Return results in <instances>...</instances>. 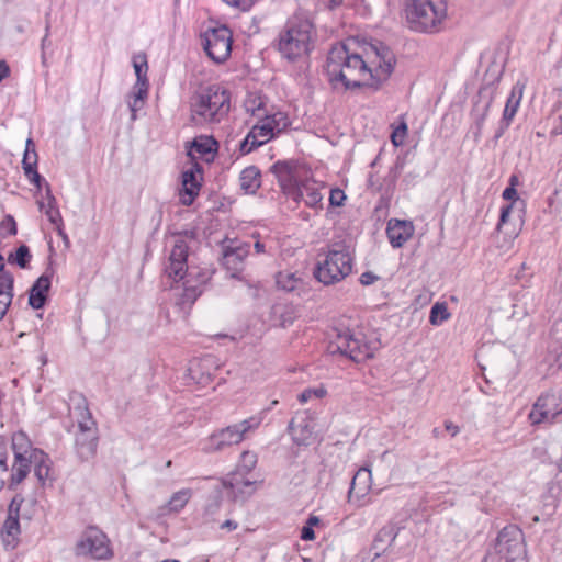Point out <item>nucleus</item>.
<instances>
[{"label":"nucleus","mask_w":562,"mask_h":562,"mask_svg":"<svg viewBox=\"0 0 562 562\" xmlns=\"http://www.w3.org/2000/svg\"><path fill=\"white\" fill-rule=\"evenodd\" d=\"M394 66L393 52L381 42L362 47L361 53L339 43L328 53L326 71L336 88L368 87L376 90L389 80Z\"/></svg>","instance_id":"f257e3e1"},{"label":"nucleus","mask_w":562,"mask_h":562,"mask_svg":"<svg viewBox=\"0 0 562 562\" xmlns=\"http://www.w3.org/2000/svg\"><path fill=\"white\" fill-rule=\"evenodd\" d=\"M317 40L316 26L304 15H293L279 35L278 49L291 60L308 56Z\"/></svg>","instance_id":"f03ea898"},{"label":"nucleus","mask_w":562,"mask_h":562,"mask_svg":"<svg viewBox=\"0 0 562 562\" xmlns=\"http://www.w3.org/2000/svg\"><path fill=\"white\" fill-rule=\"evenodd\" d=\"M405 21L409 30L423 34H437L448 19L446 0H406Z\"/></svg>","instance_id":"7ed1b4c3"},{"label":"nucleus","mask_w":562,"mask_h":562,"mask_svg":"<svg viewBox=\"0 0 562 562\" xmlns=\"http://www.w3.org/2000/svg\"><path fill=\"white\" fill-rule=\"evenodd\" d=\"M229 111V94L217 86L204 89L192 102L191 120L196 125L220 122Z\"/></svg>","instance_id":"20e7f679"},{"label":"nucleus","mask_w":562,"mask_h":562,"mask_svg":"<svg viewBox=\"0 0 562 562\" xmlns=\"http://www.w3.org/2000/svg\"><path fill=\"white\" fill-rule=\"evenodd\" d=\"M352 269V257L349 248L342 244H334L323 260L317 262L315 278L325 285L344 280Z\"/></svg>","instance_id":"39448f33"},{"label":"nucleus","mask_w":562,"mask_h":562,"mask_svg":"<svg viewBox=\"0 0 562 562\" xmlns=\"http://www.w3.org/2000/svg\"><path fill=\"white\" fill-rule=\"evenodd\" d=\"M261 423L262 417L251 416L239 423L221 428L205 439L202 449L204 452L213 453L239 445L249 434L256 431Z\"/></svg>","instance_id":"423d86ee"},{"label":"nucleus","mask_w":562,"mask_h":562,"mask_svg":"<svg viewBox=\"0 0 562 562\" xmlns=\"http://www.w3.org/2000/svg\"><path fill=\"white\" fill-rule=\"evenodd\" d=\"M74 552L91 560H109L113 557L108 536L98 527L86 528L77 540Z\"/></svg>","instance_id":"0eeeda50"},{"label":"nucleus","mask_w":562,"mask_h":562,"mask_svg":"<svg viewBox=\"0 0 562 562\" xmlns=\"http://www.w3.org/2000/svg\"><path fill=\"white\" fill-rule=\"evenodd\" d=\"M201 40L205 54L213 63L223 64L229 58L233 33L226 25L209 27Z\"/></svg>","instance_id":"6e6552de"},{"label":"nucleus","mask_w":562,"mask_h":562,"mask_svg":"<svg viewBox=\"0 0 562 562\" xmlns=\"http://www.w3.org/2000/svg\"><path fill=\"white\" fill-rule=\"evenodd\" d=\"M333 345L338 352L356 362L372 358L376 350L375 344L367 341L361 333L355 334L350 330L339 333Z\"/></svg>","instance_id":"1a4fd4ad"},{"label":"nucleus","mask_w":562,"mask_h":562,"mask_svg":"<svg viewBox=\"0 0 562 562\" xmlns=\"http://www.w3.org/2000/svg\"><path fill=\"white\" fill-rule=\"evenodd\" d=\"M496 553L504 562H515L525 555L524 537L516 526L505 527L497 536L495 543Z\"/></svg>","instance_id":"9d476101"},{"label":"nucleus","mask_w":562,"mask_h":562,"mask_svg":"<svg viewBox=\"0 0 562 562\" xmlns=\"http://www.w3.org/2000/svg\"><path fill=\"white\" fill-rule=\"evenodd\" d=\"M560 392L542 394L533 404L528 419L531 425L552 424L562 413Z\"/></svg>","instance_id":"9b49d317"},{"label":"nucleus","mask_w":562,"mask_h":562,"mask_svg":"<svg viewBox=\"0 0 562 562\" xmlns=\"http://www.w3.org/2000/svg\"><path fill=\"white\" fill-rule=\"evenodd\" d=\"M78 428L79 432L76 437L77 453L81 460L87 461L95 456L98 449V430L90 413H87V417L79 422Z\"/></svg>","instance_id":"f8f14e48"},{"label":"nucleus","mask_w":562,"mask_h":562,"mask_svg":"<svg viewBox=\"0 0 562 562\" xmlns=\"http://www.w3.org/2000/svg\"><path fill=\"white\" fill-rule=\"evenodd\" d=\"M249 244L237 241L223 247L222 262L231 278L241 280L244 261L249 255Z\"/></svg>","instance_id":"ddd939ff"},{"label":"nucleus","mask_w":562,"mask_h":562,"mask_svg":"<svg viewBox=\"0 0 562 562\" xmlns=\"http://www.w3.org/2000/svg\"><path fill=\"white\" fill-rule=\"evenodd\" d=\"M12 448L15 461L12 468L11 484H20L27 476L31 465H33L32 449L25 445L22 435L13 437Z\"/></svg>","instance_id":"4468645a"},{"label":"nucleus","mask_w":562,"mask_h":562,"mask_svg":"<svg viewBox=\"0 0 562 562\" xmlns=\"http://www.w3.org/2000/svg\"><path fill=\"white\" fill-rule=\"evenodd\" d=\"M188 251L189 247L186 240L182 238H177L169 255V262L165 269L169 279H172L177 282L182 280L187 272L189 278L192 277V271H189L187 263Z\"/></svg>","instance_id":"2eb2a0df"},{"label":"nucleus","mask_w":562,"mask_h":562,"mask_svg":"<svg viewBox=\"0 0 562 562\" xmlns=\"http://www.w3.org/2000/svg\"><path fill=\"white\" fill-rule=\"evenodd\" d=\"M372 487V474L368 468L359 469L352 477L348 491V502L357 507L367 504V496Z\"/></svg>","instance_id":"dca6fc26"},{"label":"nucleus","mask_w":562,"mask_h":562,"mask_svg":"<svg viewBox=\"0 0 562 562\" xmlns=\"http://www.w3.org/2000/svg\"><path fill=\"white\" fill-rule=\"evenodd\" d=\"M276 136L271 125L265 119H260L249 131L246 138L240 143L239 150L243 155L249 154L252 149L266 144Z\"/></svg>","instance_id":"f3484780"},{"label":"nucleus","mask_w":562,"mask_h":562,"mask_svg":"<svg viewBox=\"0 0 562 562\" xmlns=\"http://www.w3.org/2000/svg\"><path fill=\"white\" fill-rule=\"evenodd\" d=\"M276 283L279 290L302 295L308 292V282L303 272L283 270L277 273Z\"/></svg>","instance_id":"a211bd4d"},{"label":"nucleus","mask_w":562,"mask_h":562,"mask_svg":"<svg viewBox=\"0 0 562 562\" xmlns=\"http://www.w3.org/2000/svg\"><path fill=\"white\" fill-rule=\"evenodd\" d=\"M191 488H181L171 494L170 498L158 506L155 510V518L162 519L179 514L192 498Z\"/></svg>","instance_id":"6ab92c4d"},{"label":"nucleus","mask_w":562,"mask_h":562,"mask_svg":"<svg viewBox=\"0 0 562 562\" xmlns=\"http://www.w3.org/2000/svg\"><path fill=\"white\" fill-rule=\"evenodd\" d=\"M244 474L236 471L223 481L224 487L231 491V495L235 499H244L255 492V481L246 479Z\"/></svg>","instance_id":"aec40b11"},{"label":"nucleus","mask_w":562,"mask_h":562,"mask_svg":"<svg viewBox=\"0 0 562 562\" xmlns=\"http://www.w3.org/2000/svg\"><path fill=\"white\" fill-rule=\"evenodd\" d=\"M386 234L391 245L394 248H400L413 236L414 226L408 221L390 220Z\"/></svg>","instance_id":"412c9836"},{"label":"nucleus","mask_w":562,"mask_h":562,"mask_svg":"<svg viewBox=\"0 0 562 562\" xmlns=\"http://www.w3.org/2000/svg\"><path fill=\"white\" fill-rule=\"evenodd\" d=\"M213 364L210 357L192 360L188 369L189 378L199 385H209L213 381Z\"/></svg>","instance_id":"4be33fe9"},{"label":"nucleus","mask_w":562,"mask_h":562,"mask_svg":"<svg viewBox=\"0 0 562 562\" xmlns=\"http://www.w3.org/2000/svg\"><path fill=\"white\" fill-rule=\"evenodd\" d=\"M53 274V270H47L32 285L30 290L29 303L33 308L40 310L44 306L47 293L50 288V279Z\"/></svg>","instance_id":"5701e85b"},{"label":"nucleus","mask_w":562,"mask_h":562,"mask_svg":"<svg viewBox=\"0 0 562 562\" xmlns=\"http://www.w3.org/2000/svg\"><path fill=\"white\" fill-rule=\"evenodd\" d=\"M182 188L179 192L180 202L183 205H191L199 194L200 183L193 168L184 170L181 176Z\"/></svg>","instance_id":"b1692460"},{"label":"nucleus","mask_w":562,"mask_h":562,"mask_svg":"<svg viewBox=\"0 0 562 562\" xmlns=\"http://www.w3.org/2000/svg\"><path fill=\"white\" fill-rule=\"evenodd\" d=\"M526 88V80H518L512 88L510 94L505 104L504 113H503V122H505L506 126H508L514 119L517 110L520 105V101L524 95V91Z\"/></svg>","instance_id":"393cba45"},{"label":"nucleus","mask_w":562,"mask_h":562,"mask_svg":"<svg viewBox=\"0 0 562 562\" xmlns=\"http://www.w3.org/2000/svg\"><path fill=\"white\" fill-rule=\"evenodd\" d=\"M37 165V154L35 150V145L31 138L26 140L25 145V151L22 160V166L25 176L27 179L34 183L35 186L40 187L42 177L36 170Z\"/></svg>","instance_id":"a878e982"},{"label":"nucleus","mask_w":562,"mask_h":562,"mask_svg":"<svg viewBox=\"0 0 562 562\" xmlns=\"http://www.w3.org/2000/svg\"><path fill=\"white\" fill-rule=\"evenodd\" d=\"M46 200H47L46 202H43V201L38 202L40 209L45 212L49 222L52 224L56 225L58 235L61 236L64 240H67V235L64 233V229H63V218H61L60 212L57 207L56 199L52 194L48 186H47V190H46Z\"/></svg>","instance_id":"bb28decb"},{"label":"nucleus","mask_w":562,"mask_h":562,"mask_svg":"<svg viewBox=\"0 0 562 562\" xmlns=\"http://www.w3.org/2000/svg\"><path fill=\"white\" fill-rule=\"evenodd\" d=\"M321 184L314 180L302 182L297 187V196L304 200L310 207H322L323 194L319 191Z\"/></svg>","instance_id":"cd10ccee"},{"label":"nucleus","mask_w":562,"mask_h":562,"mask_svg":"<svg viewBox=\"0 0 562 562\" xmlns=\"http://www.w3.org/2000/svg\"><path fill=\"white\" fill-rule=\"evenodd\" d=\"M22 502H23V499L19 496H15L11 501L9 508H8V517L2 527V532L7 537H12L13 540L20 533L19 512H20Z\"/></svg>","instance_id":"c85d7f7f"},{"label":"nucleus","mask_w":562,"mask_h":562,"mask_svg":"<svg viewBox=\"0 0 562 562\" xmlns=\"http://www.w3.org/2000/svg\"><path fill=\"white\" fill-rule=\"evenodd\" d=\"M290 434L297 445H306L313 435V426L307 418L292 419L289 425Z\"/></svg>","instance_id":"c756f323"},{"label":"nucleus","mask_w":562,"mask_h":562,"mask_svg":"<svg viewBox=\"0 0 562 562\" xmlns=\"http://www.w3.org/2000/svg\"><path fill=\"white\" fill-rule=\"evenodd\" d=\"M31 458H33L34 474L38 482L44 484L46 480L50 479L49 458L38 449L31 450Z\"/></svg>","instance_id":"7c9ffc66"},{"label":"nucleus","mask_w":562,"mask_h":562,"mask_svg":"<svg viewBox=\"0 0 562 562\" xmlns=\"http://www.w3.org/2000/svg\"><path fill=\"white\" fill-rule=\"evenodd\" d=\"M148 93V83H145L144 81H139V83H135L133 87V91L130 94L128 98V108L132 113L131 120H136V113L138 110H140L144 104L145 100L147 98Z\"/></svg>","instance_id":"2f4dec72"},{"label":"nucleus","mask_w":562,"mask_h":562,"mask_svg":"<svg viewBox=\"0 0 562 562\" xmlns=\"http://www.w3.org/2000/svg\"><path fill=\"white\" fill-rule=\"evenodd\" d=\"M240 188L246 193H255L261 184V173L255 166H249L240 172Z\"/></svg>","instance_id":"473e14b6"},{"label":"nucleus","mask_w":562,"mask_h":562,"mask_svg":"<svg viewBox=\"0 0 562 562\" xmlns=\"http://www.w3.org/2000/svg\"><path fill=\"white\" fill-rule=\"evenodd\" d=\"M199 276V283L193 284L190 279L186 280L183 293L181 295V300L179 304H192L194 301L200 296L202 293L201 285L205 283L209 280L207 272H201Z\"/></svg>","instance_id":"72a5a7b5"},{"label":"nucleus","mask_w":562,"mask_h":562,"mask_svg":"<svg viewBox=\"0 0 562 562\" xmlns=\"http://www.w3.org/2000/svg\"><path fill=\"white\" fill-rule=\"evenodd\" d=\"M451 314L448 306L443 302H437L431 306L429 314V323L434 326H439L450 318Z\"/></svg>","instance_id":"f704fd0d"},{"label":"nucleus","mask_w":562,"mask_h":562,"mask_svg":"<svg viewBox=\"0 0 562 562\" xmlns=\"http://www.w3.org/2000/svg\"><path fill=\"white\" fill-rule=\"evenodd\" d=\"M257 462H258L257 453L254 451L245 450L240 454V460L238 463L237 471L247 474L256 468Z\"/></svg>","instance_id":"c9c22d12"},{"label":"nucleus","mask_w":562,"mask_h":562,"mask_svg":"<svg viewBox=\"0 0 562 562\" xmlns=\"http://www.w3.org/2000/svg\"><path fill=\"white\" fill-rule=\"evenodd\" d=\"M263 119L269 125H271L276 135L281 133L289 125V119L282 112H277L272 115H266Z\"/></svg>","instance_id":"e433bc0d"},{"label":"nucleus","mask_w":562,"mask_h":562,"mask_svg":"<svg viewBox=\"0 0 562 562\" xmlns=\"http://www.w3.org/2000/svg\"><path fill=\"white\" fill-rule=\"evenodd\" d=\"M408 127L403 116L400 117V124L393 128L391 134V142L395 147L402 146L405 143Z\"/></svg>","instance_id":"4c0bfd02"},{"label":"nucleus","mask_w":562,"mask_h":562,"mask_svg":"<svg viewBox=\"0 0 562 562\" xmlns=\"http://www.w3.org/2000/svg\"><path fill=\"white\" fill-rule=\"evenodd\" d=\"M272 170L279 178V181L281 182V184L290 183L292 181V175H291L292 167L289 162H285V161L276 162L272 166Z\"/></svg>","instance_id":"58836bf2"},{"label":"nucleus","mask_w":562,"mask_h":562,"mask_svg":"<svg viewBox=\"0 0 562 562\" xmlns=\"http://www.w3.org/2000/svg\"><path fill=\"white\" fill-rule=\"evenodd\" d=\"M397 533L392 526H385L379 530V532L375 536L373 546L375 549L379 548L380 542H387L389 546L392 544L396 538Z\"/></svg>","instance_id":"ea45409f"},{"label":"nucleus","mask_w":562,"mask_h":562,"mask_svg":"<svg viewBox=\"0 0 562 562\" xmlns=\"http://www.w3.org/2000/svg\"><path fill=\"white\" fill-rule=\"evenodd\" d=\"M327 390L324 385H319L317 387H308L305 389L300 395L299 401L301 404H305L313 398H323L326 396Z\"/></svg>","instance_id":"a19ab883"},{"label":"nucleus","mask_w":562,"mask_h":562,"mask_svg":"<svg viewBox=\"0 0 562 562\" xmlns=\"http://www.w3.org/2000/svg\"><path fill=\"white\" fill-rule=\"evenodd\" d=\"M31 254L29 250V247L25 245H21L15 252L14 258L12 259V256L9 257V261L15 262L21 268H25L30 261Z\"/></svg>","instance_id":"79ce46f5"},{"label":"nucleus","mask_w":562,"mask_h":562,"mask_svg":"<svg viewBox=\"0 0 562 562\" xmlns=\"http://www.w3.org/2000/svg\"><path fill=\"white\" fill-rule=\"evenodd\" d=\"M13 283L14 279L12 273L2 272L0 273V292L3 294L13 295Z\"/></svg>","instance_id":"37998d69"},{"label":"nucleus","mask_w":562,"mask_h":562,"mask_svg":"<svg viewBox=\"0 0 562 562\" xmlns=\"http://www.w3.org/2000/svg\"><path fill=\"white\" fill-rule=\"evenodd\" d=\"M263 105V101L260 97L256 95H248V98L245 101V108L247 112H251L252 115H259V111L261 110V106Z\"/></svg>","instance_id":"c03bdc74"},{"label":"nucleus","mask_w":562,"mask_h":562,"mask_svg":"<svg viewBox=\"0 0 562 562\" xmlns=\"http://www.w3.org/2000/svg\"><path fill=\"white\" fill-rule=\"evenodd\" d=\"M214 145H215V142H213L211 139H201V140L195 139L192 143V150H195L196 153L202 154V155L210 154L213 151Z\"/></svg>","instance_id":"a18cd8bd"},{"label":"nucleus","mask_w":562,"mask_h":562,"mask_svg":"<svg viewBox=\"0 0 562 562\" xmlns=\"http://www.w3.org/2000/svg\"><path fill=\"white\" fill-rule=\"evenodd\" d=\"M346 200V194L342 190L335 188L330 190L329 203L333 206H341Z\"/></svg>","instance_id":"49530a36"},{"label":"nucleus","mask_w":562,"mask_h":562,"mask_svg":"<svg viewBox=\"0 0 562 562\" xmlns=\"http://www.w3.org/2000/svg\"><path fill=\"white\" fill-rule=\"evenodd\" d=\"M227 5L248 11L258 0H223Z\"/></svg>","instance_id":"de8ad7c7"},{"label":"nucleus","mask_w":562,"mask_h":562,"mask_svg":"<svg viewBox=\"0 0 562 562\" xmlns=\"http://www.w3.org/2000/svg\"><path fill=\"white\" fill-rule=\"evenodd\" d=\"M134 69L137 77V80L135 83H139V81H144L145 83H148L146 78V71H147V63L146 60H143L142 63L134 61Z\"/></svg>","instance_id":"09e8293b"},{"label":"nucleus","mask_w":562,"mask_h":562,"mask_svg":"<svg viewBox=\"0 0 562 562\" xmlns=\"http://www.w3.org/2000/svg\"><path fill=\"white\" fill-rule=\"evenodd\" d=\"M1 229H4L8 235L16 234V223L11 215H7L0 224Z\"/></svg>","instance_id":"8fccbe9b"},{"label":"nucleus","mask_w":562,"mask_h":562,"mask_svg":"<svg viewBox=\"0 0 562 562\" xmlns=\"http://www.w3.org/2000/svg\"><path fill=\"white\" fill-rule=\"evenodd\" d=\"M13 295L3 294L0 292V319L7 314V311L12 302Z\"/></svg>","instance_id":"3c124183"},{"label":"nucleus","mask_w":562,"mask_h":562,"mask_svg":"<svg viewBox=\"0 0 562 562\" xmlns=\"http://www.w3.org/2000/svg\"><path fill=\"white\" fill-rule=\"evenodd\" d=\"M503 199L507 200V201H512L510 204H515L516 202L519 201L518 199V194H517V191L515 188L513 187H507L504 191H503Z\"/></svg>","instance_id":"603ef678"},{"label":"nucleus","mask_w":562,"mask_h":562,"mask_svg":"<svg viewBox=\"0 0 562 562\" xmlns=\"http://www.w3.org/2000/svg\"><path fill=\"white\" fill-rule=\"evenodd\" d=\"M512 209H513V204L506 205L502 209L499 222L496 227L497 231H501L502 226L508 221Z\"/></svg>","instance_id":"864d4df0"},{"label":"nucleus","mask_w":562,"mask_h":562,"mask_svg":"<svg viewBox=\"0 0 562 562\" xmlns=\"http://www.w3.org/2000/svg\"><path fill=\"white\" fill-rule=\"evenodd\" d=\"M376 280H378V277L373 272H370V271L363 272L360 276V282L363 285H370V284L374 283Z\"/></svg>","instance_id":"5fc2aeb1"},{"label":"nucleus","mask_w":562,"mask_h":562,"mask_svg":"<svg viewBox=\"0 0 562 562\" xmlns=\"http://www.w3.org/2000/svg\"><path fill=\"white\" fill-rule=\"evenodd\" d=\"M8 471L7 464V451L4 446H0V473H5Z\"/></svg>","instance_id":"6e6d98bb"},{"label":"nucleus","mask_w":562,"mask_h":562,"mask_svg":"<svg viewBox=\"0 0 562 562\" xmlns=\"http://www.w3.org/2000/svg\"><path fill=\"white\" fill-rule=\"evenodd\" d=\"M301 538L305 541H311L315 539V532L313 528L310 526H304L301 531Z\"/></svg>","instance_id":"4d7b16f0"},{"label":"nucleus","mask_w":562,"mask_h":562,"mask_svg":"<svg viewBox=\"0 0 562 562\" xmlns=\"http://www.w3.org/2000/svg\"><path fill=\"white\" fill-rule=\"evenodd\" d=\"M10 68L4 60H0V81L9 77Z\"/></svg>","instance_id":"13d9d810"},{"label":"nucleus","mask_w":562,"mask_h":562,"mask_svg":"<svg viewBox=\"0 0 562 562\" xmlns=\"http://www.w3.org/2000/svg\"><path fill=\"white\" fill-rule=\"evenodd\" d=\"M445 427L453 437L459 432V427L451 422H446Z\"/></svg>","instance_id":"bf43d9fd"},{"label":"nucleus","mask_w":562,"mask_h":562,"mask_svg":"<svg viewBox=\"0 0 562 562\" xmlns=\"http://www.w3.org/2000/svg\"><path fill=\"white\" fill-rule=\"evenodd\" d=\"M221 528L227 530H235L237 528V522L228 519L221 525Z\"/></svg>","instance_id":"052dcab7"},{"label":"nucleus","mask_w":562,"mask_h":562,"mask_svg":"<svg viewBox=\"0 0 562 562\" xmlns=\"http://www.w3.org/2000/svg\"><path fill=\"white\" fill-rule=\"evenodd\" d=\"M319 524V518L317 516H311L308 519H307V524L306 526H310L311 528H313V526H316Z\"/></svg>","instance_id":"680f3d73"},{"label":"nucleus","mask_w":562,"mask_h":562,"mask_svg":"<svg viewBox=\"0 0 562 562\" xmlns=\"http://www.w3.org/2000/svg\"><path fill=\"white\" fill-rule=\"evenodd\" d=\"M45 31H46L45 36H44V37H43V40H42V49H44V48H45V46H46V45H47V43H48V33H49V24H48V23H47V25H46V30H45Z\"/></svg>","instance_id":"e2e57ef3"},{"label":"nucleus","mask_w":562,"mask_h":562,"mask_svg":"<svg viewBox=\"0 0 562 562\" xmlns=\"http://www.w3.org/2000/svg\"><path fill=\"white\" fill-rule=\"evenodd\" d=\"M255 250L258 254L265 252V245L260 241L255 243Z\"/></svg>","instance_id":"0e129e2a"},{"label":"nucleus","mask_w":562,"mask_h":562,"mask_svg":"<svg viewBox=\"0 0 562 562\" xmlns=\"http://www.w3.org/2000/svg\"><path fill=\"white\" fill-rule=\"evenodd\" d=\"M518 183V177L517 176H512L510 179H509V187H513L515 188V186Z\"/></svg>","instance_id":"69168bd1"},{"label":"nucleus","mask_w":562,"mask_h":562,"mask_svg":"<svg viewBox=\"0 0 562 562\" xmlns=\"http://www.w3.org/2000/svg\"><path fill=\"white\" fill-rule=\"evenodd\" d=\"M2 272H8V271L5 270V266L3 263V257L0 255V273H2Z\"/></svg>","instance_id":"338daca9"},{"label":"nucleus","mask_w":562,"mask_h":562,"mask_svg":"<svg viewBox=\"0 0 562 562\" xmlns=\"http://www.w3.org/2000/svg\"><path fill=\"white\" fill-rule=\"evenodd\" d=\"M161 562H180V561L175 560V559H166V560H162Z\"/></svg>","instance_id":"774afa93"}]
</instances>
